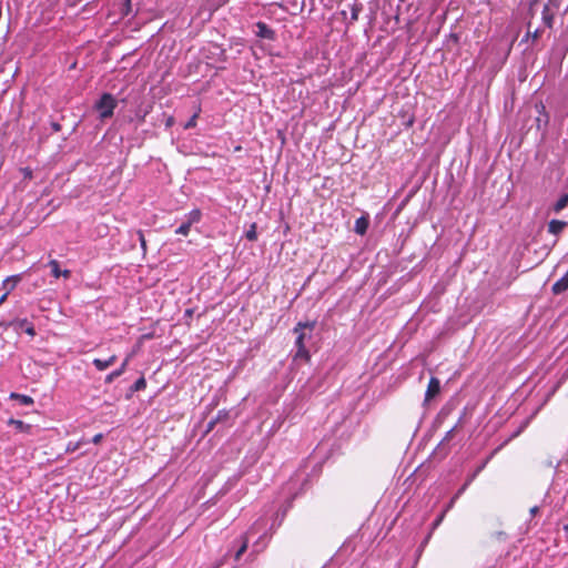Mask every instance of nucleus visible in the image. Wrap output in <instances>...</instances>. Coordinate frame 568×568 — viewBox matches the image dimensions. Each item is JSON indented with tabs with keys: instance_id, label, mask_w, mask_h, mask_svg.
<instances>
[{
	"instance_id": "nucleus-25",
	"label": "nucleus",
	"mask_w": 568,
	"mask_h": 568,
	"mask_svg": "<svg viewBox=\"0 0 568 568\" xmlns=\"http://www.w3.org/2000/svg\"><path fill=\"white\" fill-rule=\"evenodd\" d=\"M201 112V108L197 109V111L189 119V121L184 124V129H193L196 126V120L199 118V114Z\"/></svg>"
},
{
	"instance_id": "nucleus-38",
	"label": "nucleus",
	"mask_w": 568,
	"mask_h": 568,
	"mask_svg": "<svg viewBox=\"0 0 568 568\" xmlns=\"http://www.w3.org/2000/svg\"><path fill=\"white\" fill-rule=\"evenodd\" d=\"M291 507V504L287 505V507H285L282 511V517H281V521L283 520V518L285 517V514L287 511V509Z\"/></svg>"
},
{
	"instance_id": "nucleus-40",
	"label": "nucleus",
	"mask_w": 568,
	"mask_h": 568,
	"mask_svg": "<svg viewBox=\"0 0 568 568\" xmlns=\"http://www.w3.org/2000/svg\"><path fill=\"white\" fill-rule=\"evenodd\" d=\"M454 429L455 428H452L449 432H447L445 439H448L452 436Z\"/></svg>"
},
{
	"instance_id": "nucleus-24",
	"label": "nucleus",
	"mask_w": 568,
	"mask_h": 568,
	"mask_svg": "<svg viewBox=\"0 0 568 568\" xmlns=\"http://www.w3.org/2000/svg\"><path fill=\"white\" fill-rule=\"evenodd\" d=\"M245 237L251 241V242H254L257 240V232H256V224L255 223H252L250 225V229L245 232Z\"/></svg>"
},
{
	"instance_id": "nucleus-5",
	"label": "nucleus",
	"mask_w": 568,
	"mask_h": 568,
	"mask_svg": "<svg viewBox=\"0 0 568 568\" xmlns=\"http://www.w3.org/2000/svg\"><path fill=\"white\" fill-rule=\"evenodd\" d=\"M255 36L261 39L274 41L276 39V32L263 21L255 23Z\"/></svg>"
},
{
	"instance_id": "nucleus-26",
	"label": "nucleus",
	"mask_w": 568,
	"mask_h": 568,
	"mask_svg": "<svg viewBox=\"0 0 568 568\" xmlns=\"http://www.w3.org/2000/svg\"><path fill=\"white\" fill-rule=\"evenodd\" d=\"M541 32H542V31H541L540 29H536L534 32L528 31V32L526 33V36L523 38L521 42H525V41H527L528 39H531L532 41H536L537 39H539V38H540Z\"/></svg>"
},
{
	"instance_id": "nucleus-30",
	"label": "nucleus",
	"mask_w": 568,
	"mask_h": 568,
	"mask_svg": "<svg viewBox=\"0 0 568 568\" xmlns=\"http://www.w3.org/2000/svg\"><path fill=\"white\" fill-rule=\"evenodd\" d=\"M217 425V423L215 422L214 418H212L207 424H206V428H205V432H204V435H207L209 433H211L214 427Z\"/></svg>"
},
{
	"instance_id": "nucleus-33",
	"label": "nucleus",
	"mask_w": 568,
	"mask_h": 568,
	"mask_svg": "<svg viewBox=\"0 0 568 568\" xmlns=\"http://www.w3.org/2000/svg\"><path fill=\"white\" fill-rule=\"evenodd\" d=\"M537 109H538V112L541 114L544 113L545 116H546V123L548 122V114L546 113V109H545V105L542 103H540L539 105H537Z\"/></svg>"
},
{
	"instance_id": "nucleus-13",
	"label": "nucleus",
	"mask_w": 568,
	"mask_h": 568,
	"mask_svg": "<svg viewBox=\"0 0 568 568\" xmlns=\"http://www.w3.org/2000/svg\"><path fill=\"white\" fill-rule=\"evenodd\" d=\"M115 361H116V356L112 355L106 359L94 358L92 364L98 371L102 372V371H105L106 368H109L111 365H113L115 363Z\"/></svg>"
},
{
	"instance_id": "nucleus-22",
	"label": "nucleus",
	"mask_w": 568,
	"mask_h": 568,
	"mask_svg": "<svg viewBox=\"0 0 568 568\" xmlns=\"http://www.w3.org/2000/svg\"><path fill=\"white\" fill-rule=\"evenodd\" d=\"M542 21L548 28L552 27L554 14L550 12L548 4H546L542 9Z\"/></svg>"
},
{
	"instance_id": "nucleus-4",
	"label": "nucleus",
	"mask_w": 568,
	"mask_h": 568,
	"mask_svg": "<svg viewBox=\"0 0 568 568\" xmlns=\"http://www.w3.org/2000/svg\"><path fill=\"white\" fill-rule=\"evenodd\" d=\"M10 325H14L16 329H22L26 334H28L31 337L36 336L34 325L27 318H21L10 324L6 322H0V326H3L4 328H8Z\"/></svg>"
},
{
	"instance_id": "nucleus-39",
	"label": "nucleus",
	"mask_w": 568,
	"mask_h": 568,
	"mask_svg": "<svg viewBox=\"0 0 568 568\" xmlns=\"http://www.w3.org/2000/svg\"><path fill=\"white\" fill-rule=\"evenodd\" d=\"M192 314H193V310H191V308L185 310V313H184L185 316L191 317Z\"/></svg>"
},
{
	"instance_id": "nucleus-6",
	"label": "nucleus",
	"mask_w": 568,
	"mask_h": 568,
	"mask_svg": "<svg viewBox=\"0 0 568 568\" xmlns=\"http://www.w3.org/2000/svg\"><path fill=\"white\" fill-rule=\"evenodd\" d=\"M270 539L271 537L266 532L260 536L258 539L253 544L252 551L248 554L247 559L253 561L256 555L266 548Z\"/></svg>"
},
{
	"instance_id": "nucleus-27",
	"label": "nucleus",
	"mask_w": 568,
	"mask_h": 568,
	"mask_svg": "<svg viewBox=\"0 0 568 568\" xmlns=\"http://www.w3.org/2000/svg\"><path fill=\"white\" fill-rule=\"evenodd\" d=\"M190 230H191V225L187 224L185 221H183L182 224L175 230V233L186 236V235H189Z\"/></svg>"
},
{
	"instance_id": "nucleus-7",
	"label": "nucleus",
	"mask_w": 568,
	"mask_h": 568,
	"mask_svg": "<svg viewBox=\"0 0 568 568\" xmlns=\"http://www.w3.org/2000/svg\"><path fill=\"white\" fill-rule=\"evenodd\" d=\"M440 393V381L437 377H430L426 393H425V403L430 402Z\"/></svg>"
},
{
	"instance_id": "nucleus-20",
	"label": "nucleus",
	"mask_w": 568,
	"mask_h": 568,
	"mask_svg": "<svg viewBox=\"0 0 568 568\" xmlns=\"http://www.w3.org/2000/svg\"><path fill=\"white\" fill-rule=\"evenodd\" d=\"M231 418H232L231 410H227V409L219 410L216 416L214 417V419L217 424H229Z\"/></svg>"
},
{
	"instance_id": "nucleus-19",
	"label": "nucleus",
	"mask_w": 568,
	"mask_h": 568,
	"mask_svg": "<svg viewBox=\"0 0 568 568\" xmlns=\"http://www.w3.org/2000/svg\"><path fill=\"white\" fill-rule=\"evenodd\" d=\"M568 206V193L561 195L552 206L555 213L561 212Z\"/></svg>"
},
{
	"instance_id": "nucleus-21",
	"label": "nucleus",
	"mask_w": 568,
	"mask_h": 568,
	"mask_svg": "<svg viewBox=\"0 0 568 568\" xmlns=\"http://www.w3.org/2000/svg\"><path fill=\"white\" fill-rule=\"evenodd\" d=\"M493 455L494 453L487 457L479 466H477L470 475L467 476L466 479H468V483H473V480L484 470Z\"/></svg>"
},
{
	"instance_id": "nucleus-18",
	"label": "nucleus",
	"mask_w": 568,
	"mask_h": 568,
	"mask_svg": "<svg viewBox=\"0 0 568 568\" xmlns=\"http://www.w3.org/2000/svg\"><path fill=\"white\" fill-rule=\"evenodd\" d=\"M201 217H202L201 210L194 209L185 215L184 221L192 226L193 224L199 223L201 221Z\"/></svg>"
},
{
	"instance_id": "nucleus-32",
	"label": "nucleus",
	"mask_w": 568,
	"mask_h": 568,
	"mask_svg": "<svg viewBox=\"0 0 568 568\" xmlns=\"http://www.w3.org/2000/svg\"><path fill=\"white\" fill-rule=\"evenodd\" d=\"M102 439H103V434L99 433V434L93 436L91 442L93 444L98 445L99 443H101Z\"/></svg>"
},
{
	"instance_id": "nucleus-3",
	"label": "nucleus",
	"mask_w": 568,
	"mask_h": 568,
	"mask_svg": "<svg viewBox=\"0 0 568 568\" xmlns=\"http://www.w3.org/2000/svg\"><path fill=\"white\" fill-rule=\"evenodd\" d=\"M254 535V527H252L246 534L242 535L239 539L235 540L239 544L237 548L234 552V560L239 561L241 557L245 554L248 547V541Z\"/></svg>"
},
{
	"instance_id": "nucleus-8",
	"label": "nucleus",
	"mask_w": 568,
	"mask_h": 568,
	"mask_svg": "<svg viewBox=\"0 0 568 568\" xmlns=\"http://www.w3.org/2000/svg\"><path fill=\"white\" fill-rule=\"evenodd\" d=\"M568 290V271L557 281L554 283L551 287V292L555 295H559Z\"/></svg>"
},
{
	"instance_id": "nucleus-23",
	"label": "nucleus",
	"mask_w": 568,
	"mask_h": 568,
	"mask_svg": "<svg viewBox=\"0 0 568 568\" xmlns=\"http://www.w3.org/2000/svg\"><path fill=\"white\" fill-rule=\"evenodd\" d=\"M362 9H363L362 3L355 2V3L349 6V10H351L349 22L351 23H353L354 21H356L358 19V14L362 11Z\"/></svg>"
},
{
	"instance_id": "nucleus-34",
	"label": "nucleus",
	"mask_w": 568,
	"mask_h": 568,
	"mask_svg": "<svg viewBox=\"0 0 568 568\" xmlns=\"http://www.w3.org/2000/svg\"><path fill=\"white\" fill-rule=\"evenodd\" d=\"M457 499H454V496L452 497V499L449 500V503L447 504L446 508H445V513L448 511L449 509H452L455 505Z\"/></svg>"
},
{
	"instance_id": "nucleus-16",
	"label": "nucleus",
	"mask_w": 568,
	"mask_h": 568,
	"mask_svg": "<svg viewBox=\"0 0 568 568\" xmlns=\"http://www.w3.org/2000/svg\"><path fill=\"white\" fill-rule=\"evenodd\" d=\"M7 424L9 426H14L17 428V430H19L21 433L29 434L32 429V425L26 424L24 422H22L20 419L12 418V417L8 419Z\"/></svg>"
},
{
	"instance_id": "nucleus-42",
	"label": "nucleus",
	"mask_w": 568,
	"mask_h": 568,
	"mask_svg": "<svg viewBox=\"0 0 568 568\" xmlns=\"http://www.w3.org/2000/svg\"><path fill=\"white\" fill-rule=\"evenodd\" d=\"M26 176H31V171L29 169L26 170Z\"/></svg>"
},
{
	"instance_id": "nucleus-1",
	"label": "nucleus",
	"mask_w": 568,
	"mask_h": 568,
	"mask_svg": "<svg viewBox=\"0 0 568 568\" xmlns=\"http://www.w3.org/2000/svg\"><path fill=\"white\" fill-rule=\"evenodd\" d=\"M315 326L316 321L298 322L294 326L293 333L297 335L295 341L296 353L294 355V359L310 361L311 355L305 345V341L312 337V332Z\"/></svg>"
},
{
	"instance_id": "nucleus-15",
	"label": "nucleus",
	"mask_w": 568,
	"mask_h": 568,
	"mask_svg": "<svg viewBox=\"0 0 568 568\" xmlns=\"http://www.w3.org/2000/svg\"><path fill=\"white\" fill-rule=\"evenodd\" d=\"M567 225H568V223L566 221L551 220L548 223V232L554 234V235H558L559 233H561L564 231V229Z\"/></svg>"
},
{
	"instance_id": "nucleus-12",
	"label": "nucleus",
	"mask_w": 568,
	"mask_h": 568,
	"mask_svg": "<svg viewBox=\"0 0 568 568\" xmlns=\"http://www.w3.org/2000/svg\"><path fill=\"white\" fill-rule=\"evenodd\" d=\"M146 387V381L143 376L138 378L128 389V393L125 394V398L130 399L134 393L143 390Z\"/></svg>"
},
{
	"instance_id": "nucleus-14",
	"label": "nucleus",
	"mask_w": 568,
	"mask_h": 568,
	"mask_svg": "<svg viewBox=\"0 0 568 568\" xmlns=\"http://www.w3.org/2000/svg\"><path fill=\"white\" fill-rule=\"evenodd\" d=\"M128 363H129V358H125L124 362L121 364V366L118 369L111 372L110 374H108L105 376L104 383L111 384L115 378L120 377L125 372Z\"/></svg>"
},
{
	"instance_id": "nucleus-17",
	"label": "nucleus",
	"mask_w": 568,
	"mask_h": 568,
	"mask_svg": "<svg viewBox=\"0 0 568 568\" xmlns=\"http://www.w3.org/2000/svg\"><path fill=\"white\" fill-rule=\"evenodd\" d=\"M9 397H10V399L19 402V404H21L23 406H30V405H33V403H34V400L31 396L24 395V394L11 393Z\"/></svg>"
},
{
	"instance_id": "nucleus-28",
	"label": "nucleus",
	"mask_w": 568,
	"mask_h": 568,
	"mask_svg": "<svg viewBox=\"0 0 568 568\" xmlns=\"http://www.w3.org/2000/svg\"><path fill=\"white\" fill-rule=\"evenodd\" d=\"M136 235H138V240L140 242L141 248L145 253L146 252V241H145L144 234L141 230H139V231H136Z\"/></svg>"
},
{
	"instance_id": "nucleus-31",
	"label": "nucleus",
	"mask_w": 568,
	"mask_h": 568,
	"mask_svg": "<svg viewBox=\"0 0 568 568\" xmlns=\"http://www.w3.org/2000/svg\"><path fill=\"white\" fill-rule=\"evenodd\" d=\"M51 129L53 132H60L62 126L59 122L53 121L51 122Z\"/></svg>"
},
{
	"instance_id": "nucleus-2",
	"label": "nucleus",
	"mask_w": 568,
	"mask_h": 568,
	"mask_svg": "<svg viewBox=\"0 0 568 568\" xmlns=\"http://www.w3.org/2000/svg\"><path fill=\"white\" fill-rule=\"evenodd\" d=\"M116 106V99L109 92L102 93L99 100L93 104V109L99 112V119L101 121L112 118Z\"/></svg>"
},
{
	"instance_id": "nucleus-43",
	"label": "nucleus",
	"mask_w": 568,
	"mask_h": 568,
	"mask_svg": "<svg viewBox=\"0 0 568 568\" xmlns=\"http://www.w3.org/2000/svg\"><path fill=\"white\" fill-rule=\"evenodd\" d=\"M565 529L568 531V525H567V526H565Z\"/></svg>"
},
{
	"instance_id": "nucleus-11",
	"label": "nucleus",
	"mask_w": 568,
	"mask_h": 568,
	"mask_svg": "<svg viewBox=\"0 0 568 568\" xmlns=\"http://www.w3.org/2000/svg\"><path fill=\"white\" fill-rule=\"evenodd\" d=\"M48 265L51 268V274L53 277L59 278L60 276H63L65 278L70 277L71 272L69 270L61 271L60 264L57 260H51Z\"/></svg>"
},
{
	"instance_id": "nucleus-35",
	"label": "nucleus",
	"mask_w": 568,
	"mask_h": 568,
	"mask_svg": "<svg viewBox=\"0 0 568 568\" xmlns=\"http://www.w3.org/2000/svg\"><path fill=\"white\" fill-rule=\"evenodd\" d=\"M444 516H445V511H443V513L440 514V516H439V517L434 521V524H433V528H436V527L442 523V520H443Z\"/></svg>"
},
{
	"instance_id": "nucleus-29",
	"label": "nucleus",
	"mask_w": 568,
	"mask_h": 568,
	"mask_svg": "<svg viewBox=\"0 0 568 568\" xmlns=\"http://www.w3.org/2000/svg\"><path fill=\"white\" fill-rule=\"evenodd\" d=\"M471 483H468V479H466V481L464 483V485L456 491V494L454 495V499H458L464 493L465 490L468 488V486L470 485Z\"/></svg>"
},
{
	"instance_id": "nucleus-41",
	"label": "nucleus",
	"mask_w": 568,
	"mask_h": 568,
	"mask_svg": "<svg viewBox=\"0 0 568 568\" xmlns=\"http://www.w3.org/2000/svg\"><path fill=\"white\" fill-rule=\"evenodd\" d=\"M130 6H131V1H130V0H126V1H125V7L129 9V8H130Z\"/></svg>"
},
{
	"instance_id": "nucleus-9",
	"label": "nucleus",
	"mask_w": 568,
	"mask_h": 568,
	"mask_svg": "<svg viewBox=\"0 0 568 568\" xmlns=\"http://www.w3.org/2000/svg\"><path fill=\"white\" fill-rule=\"evenodd\" d=\"M21 280L22 274L8 276L2 283V288L8 293H11L16 288V286L21 282Z\"/></svg>"
},
{
	"instance_id": "nucleus-36",
	"label": "nucleus",
	"mask_w": 568,
	"mask_h": 568,
	"mask_svg": "<svg viewBox=\"0 0 568 568\" xmlns=\"http://www.w3.org/2000/svg\"><path fill=\"white\" fill-rule=\"evenodd\" d=\"M539 513V507L538 506H534L530 508V515L531 516H535Z\"/></svg>"
},
{
	"instance_id": "nucleus-10",
	"label": "nucleus",
	"mask_w": 568,
	"mask_h": 568,
	"mask_svg": "<svg viewBox=\"0 0 568 568\" xmlns=\"http://www.w3.org/2000/svg\"><path fill=\"white\" fill-rule=\"evenodd\" d=\"M368 226H369V217L363 215L355 221L354 232L358 235H364V234H366Z\"/></svg>"
},
{
	"instance_id": "nucleus-37",
	"label": "nucleus",
	"mask_w": 568,
	"mask_h": 568,
	"mask_svg": "<svg viewBox=\"0 0 568 568\" xmlns=\"http://www.w3.org/2000/svg\"><path fill=\"white\" fill-rule=\"evenodd\" d=\"M9 294H10V293H8L7 291H4V293H3V294H2V296L0 297V305H1L2 303H4V301L7 300V297H8V295H9Z\"/></svg>"
}]
</instances>
